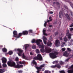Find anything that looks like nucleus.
Instances as JSON below:
<instances>
[{"label": "nucleus", "mask_w": 73, "mask_h": 73, "mask_svg": "<svg viewBox=\"0 0 73 73\" xmlns=\"http://www.w3.org/2000/svg\"><path fill=\"white\" fill-rule=\"evenodd\" d=\"M31 42L32 43H36L39 48H41L40 49V50L41 53L46 52V53H50L52 51V50L50 48H48L46 46L45 47V49H44V47H45V46L43 44V43H41V45L40 42H42V41L40 39H37L36 40H35V39H33L32 40Z\"/></svg>", "instance_id": "nucleus-1"}, {"label": "nucleus", "mask_w": 73, "mask_h": 73, "mask_svg": "<svg viewBox=\"0 0 73 73\" xmlns=\"http://www.w3.org/2000/svg\"><path fill=\"white\" fill-rule=\"evenodd\" d=\"M15 50L18 52V54L19 56H22V57L23 58L25 59V60H28V57H26L25 56L24 54V53H23V50L21 49L18 48L17 49H15Z\"/></svg>", "instance_id": "nucleus-2"}, {"label": "nucleus", "mask_w": 73, "mask_h": 73, "mask_svg": "<svg viewBox=\"0 0 73 73\" xmlns=\"http://www.w3.org/2000/svg\"><path fill=\"white\" fill-rule=\"evenodd\" d=\"M58 53L57 51H55L53 53H51L50 54V56L51 58H56L57 57V54H58Z\"/></svg>", "instance_id": "nucleus-3"}, {"label": "nucleus", "mask_w": 73, "mask_h": 73, "mask_svg": "<svg viewBox=\"0 0 73 73\" xmlns=\"http://www.w3.org/2000/svg\"><path fill=\"white\" fill-rule=\"evenodd\" d=\"M13 37H16V38H19V37H20V36H22V35H23V33H19V35H17V31H15L13 32Z\"/></svg>", "instance_id": "nucleus-4"}, {"label": "nucleus", "mask_w": 73, "mask_h": 73, "mask_svg": "<svg viewBox=\"0 0 73 73\" xmlns=\"http://www.w3.org/2000/svg\"><path fill=\"white\" fill-rule=\"evenodd\" d=\"M1 60L2 63L3 64L2 65L3 67L6 68L7 66V65L5 64V63L7 62V59L3 57L2 58Z\"/></svg>", "instance_id": "nucleus-5"}, {"label": "nucleus", "mask_w": 73, "mask_h": 73, "mask_svg": "<svg viewBox=\"0 0 73 73\" xmlns=\"http://www.w3.org/2000/svg\"><path fill=\"white\" fill-rule=\"evenodd\" d=\"M34 59L36 60L41 61V60H42V58L41 54H37V57H35L34 58Z\"/></svg>", "instance_id": "nucleus-6"}, {"label": "nucleus", "mask_w": 73, "mask_h": 73, "mask_svg": "<svg viewBox=\"0 0 73 73\" xmlns=\"http://www.w3.org/2000/svg\"><path fill=\"white\" fill-rule=\"evenodd\" d=\"M7 64L9 66H15L16 64H15V63L14 62L11 61H8L7 62Z\"/></svg>", "instance_id": "nucleus-7"}, {"label": "nucleus", "mask_w": 73, "mask_h": 73, "mask_svg": "<svg viewBox=\"0 0 73 73\" xmlns=\"http://www.w3.org/2000/svg\"><path fill=\"white\" fill-rule=\"evenodd\" d=\"M66 36H67L69 40L71 38V36L72 35L69 33V30H68L66 31Z\"/></svg>", "instance_id": "nucleus-8"}, {"label": "nucleus", "mask_w": 73, "mask_h": 73, "mask_svg": "<svg viewBox=\"0 0 73 73\" xmlns=\"http://www.w3.org/2000/svg\"><path fill=\"white\" fill-rule=\"evenodd\" d=\"M51 68H58L59 69L61 68V66L59 65V64H56L55 65H52L50 66Z\"/></svg>", "instance_id": "nucleus-9"}, {"label": "nucleus", "mask_w": 73, "mask_h": 73, "mask_svg": "<svg viewBox=\"0 0 73 73\" xmlns=\"http://www.w3.org/2000/svg\"><path fill=\"white\" fill-rule=\"evenodd\" d=\"M42 39L44 44L45 45H46V40H47V38H46L45 37V36H44L43 37Z\"/></svg>", "instance_id": "nucleus-10"}, {"label": "nucleus", "mask_w": 73, "mask_h": 73, "mask_svg": "<svg viewBox=\"0 0 73 73\" xmlns=\"http://www.w3.org/2000/svg\"><path fill=\"white\" fill-rule=\"evenodd\" d=\"M55 45L56 46L58 47L60 46V42L58 40H57L55 42Z\"/></svg>", "instance_id": "nucleus-11"}, {"label": "nucleus", "mask_w": 73, "mask_h": 73, "mask_svg": "<svg viewBox=\"0 0 73 73\" xmlns=\"http://www.w3.org/2000/svg\"><path fill=\"white\" fill-rule=\"evenodd\" d=\"M71 68L72 69V70H68V73H73V65H72L71 66Z\"/></svg>", "instance_id": "nucleus-12"}, {"label": "nucleus", "mask_w": 73, "mask_h": 73, "mask_svg": "<svg viewBox=\"0 0 73 73\" xmlns=\"http://www.w3.org/2000/svg\"><path fill=\"white\" fill-rule=\"evenodd\" d=\"M22 33V35L23 34V35H27L28 34V31H23V33Z\"/></svg>", "instance_id": "nucleus-13"}, {"label": "nucleus", "mask_w": 73, "mask_h": 73, "mask_svg": "<svg viewBox=\"0 0 73 73\" xmlns=\"http://www.w3.org/2000/svg\"><path fill=\"white\" fill-rule=\"evenodd\" d=\"M64 16H65L64 15H63L62 13V11H60L59 12V17L60 18H62V17H64Z\"/></svg>", "instance_id": "nucleus-14"}, {"label": "nucleus", "mask_w": 73, "mask_h": 73, "mask_svg": "<svg viewBox=\"0 0 73 73\" xmlns=\"http://www.w3.org/2000/svg\"><path fill=\"white\" fill-rule=\"evenodd\" d=\"M36 65L37 64V63L35 61V60H33L31 63V65L32 66H33V65Z\"/></svg>", "instance_id": "nucleus-15"}, {"label": "nucleus", "mask_w": 73, "mask_h": 73, "mask_svg": "<svg viewBox=\"0 0 73 73\" xmlns=\"http://www.w3.org/2000/svg\"><path fill=\"white\" fill-rule=\"evenodd\" d=\"M15 68H22V67H23V65H19L18 64L16 66H15Z\"/></svg>", "instance_id": "nucleus-16"}, {"label": "nucleus", "mask_w": 73, "mask_h": 73, "mask_svg": "<svg viewBox=\"0 0 73 73\" xmlns=\"http://www.w3.org/2000/svg\"><path fill=\"white\" fill-rule=\"evenodd\" d=\"M69 54L68 53H67V52L66 51L63 54V56H65L66 57H68V56H69Z\"/></svg>", "instance_id": "nucleus-17"}, {"label": "nucleus", "mask_w": 73, "mask_h": 73, "mask_svg": "<svg viewBox=\"0 0 73 73\" xmlns=\"http://www.w3.org/2000/svg\"><path fill=\"white\" fill-rule=\"evenodd\" d=\"M52 43L51 42L49 41H48L47 44V46H51V45H52Z\"/></svg>", "instance_id": "nucleus-18"}, {"label": "nucleus", "mask_w": 73, "mask_h": 73, "mask_svg": "<svg viewBox=\"0 0 73 73\" xmlns=\"http://www.w3.org/2000/svg\"><path fill=\"white\" fill-rule=\"evenodd\" d=\"M29 45L28 44H25L24 45V47L25 48V50H27L28 48V47L29 46Z\"/></svg>", "instance_id": "nucleus-19"}, {"label": "nucleus", "mask_w": 73, "mask_h": 73, "mask_svg": "<svg viewBox=\"0 0 73 73\" xmlns=\"http://www.w3.org/2000/svg\"><path fill=\"white\" fill-rule=\"evenodd\" d=\"M45 32H46V30H44V29H43V33L44 35H45V36H47V34L45 33Z\"/></svg>", "instance_id": "nucleus-20"}, {"label": "nucleus", "mask_w": 73, "mask_h": 73, "mask_svg": "<svg viewBox=\"0 0 73 73\" xmlns=\"http://www.w3.org/2000/svg\"><path fill=\"white\" fill-rule=\"evenodd\" d=\"M62 45L61 46V47H63V46H66V44H65L64 42H62Z\"/></svg>", "instance_id": "nucleus-21"}, {"label": "nucleus", "mask_w": 73, "mask_h": 73, "mask_svg": "<svg viewBox=\"0 0 73 73\" xmlns=\"http://www.w3.org/2000/svg\"><path fill=\"white\" fill-rule=\"evenodd\" d=\"M64 41H65V42H66L68 41V38H67V37L65 36L64 39Z\"/></svg>", "instance_id": "nucleus-22"}, {"label": "nucleus", "mask_w": 73, "mask_h": 73, "mask_svg": "<svg viewBox=\"0 0 73 73\" xmlns=\"http://www.w3.org/2000/svg\"><path fill=\"white\" fill-rule=\"evenodd\" d=\"M65 16L67 17L68 19L69 20H70V17H69V15H68L67 14H66Z\"/></svg>", "instance_id": "nucleus-23"}, {"label": "nucleus", "mask_w": 73, "mask_h": 73, "mask_svg": "<svg viewBox=\"0 0 73 73\" xmlns=\"http://www.w3.org/2000/svg\"><path fill=\"white\" fill-rule=\"evenodd\" d=\"M2 51H3V52H6L7 51V50L5 48H4L2 49Z\"/></svg>", "instance_id": "nucleus-24"}, {"label": "nucleus", "mask_w": 73, "mask_h": 73, "mask_svg": "<svg viewBox=\"0 0 73 73\" xmlns=\"http://www.w3.org/2000/svg\"><path fill=\"white\" fill-rule=\"evenodd\" d=\"M35 52L36 53H39L40 52V50L38 49H36L35 50Z\"/></svg>", "instance_id": "nucleus-25"}, {"label": "nucleus", "mask_w": 73, "mask_h": 73, "mask_svg": "<svg viewBox=\"0 0 73 73\" xmlns=\"http://www.w3.org/2000/svg\"><path fill=\"white\" fill-rule=\"evenodd\" d=\"M49 19L50 20L48 21H47V22H49V21H51L52 20V18L51 17H50L49 18Z\"/></svg>", "instance_id": "nucleus-26"}, {"label": "nucleus", "mask_w": 73, "mask_h": 73, "mask_svg": "<svg viewBox=\"0 0 73 73\" xmlns=\"http://www.w3.org/2000/svg\"><path fill=\"white\" fill-rule=\"evenodd\" d=\"M32 48L33 49H36V46L35 45H33L32 46Z\"/></svg>", "instance_id": "nucleus-27"}, {"label": "nucleus", "mask_w": 73, "mask_h": 73, "mask_svg": "<svg viewBox=\"0 0 73 73\" xmlns=\"http://www.w3.org/2000/svg\"><path fill=\"white\" fill-rule=\"evenodd\" d=\"M13 54V52L12 51H10L9 52V55H11L12 54Z\"/></svg>", "instance_id": "nucleus-28"}, {"label": "nucleus", "mask_w": 73, "mask_h": 73, "mask_svg": "<svg viewBox=\"0 0 73 73\" xmlns=\"http://www.w3.org/2000/svg\"><path fill=\"white\" fill-rule=\"evenodd\" d=\"M4 72V70L1 69H0V73H2Z\"/></svg>", "instance_id": "nucleus-29"}, {"label": "nucleus", "mask_w": 73, "mask_h": 73, "mask_svg": "<svg viewBox=\"0 0 73 73\" xmlns=\"http://www.w3.org/2000/svg\"><path fill=\"white\" fill-rule=\"evenodd\" d=\"M44 73H50V72L48 70H46L45 71Z\"/></svg>", "instance_id": "nucleus-30"}, {"label": "nucleus", "mask_w": 73, "mask_h": 73, "mask_svg": "<svg viewBox=\"0 0 73 73\" xmlns=\"http://www.w3.org/2000/svg\"><path fill=\"white\" fill-rule=\"evenodd\" d=\"M60 73H65V72L64 70H62L59 71Z\"/></svg>", "instance_id": "nucleus-31"}, {"label": "nucleus", "mask_w": 73, "mask_h": 73, "mask_svg": "<svg viewBox=\"0 0 73 73\" xmlns=\"http://www.w3.org/2000/svg\"><path fill=\"white\" fill-rule=\"evenodd\" d=\"M30 55L31 56H33L34 54V53L32 52H31L30 53Z\"/></svg>", "instance_id": "nucleus-32"}, {"label": "nucleus", "mask_w": 73, "mask_h": 73, "mask_svg": "<svg viewBox=\"0 0 73 73\" xmlns=\"http://www.w3.org/2000/svg\"><path fill=\"white\" fill-rule=\"evenodd\" d=\"M60 65H62L64 64V62H62V61H60Z\"/></svg>", "instance_id": "nucleus-33"}, {"label": "nucleus", "mask_w": 73, "mask_h": 73, "mask_svg": "<svg viewBox=\"0 0 73 73\" xmlns=\"http://www.w3.org/2000/svg\"><path fill=\"white\" fill-rule=\"evenodd\" d=\"M19 73H22L23 72V71L21 70H19L18 71Z\"/></svg>", "instance_id": "nucleus-34"}, {"label": "nucleus", "mask_w": 73, "mask_h": 73, "mask_svg": "<svg viewBox=\"0 0 73 73\" xmlns=\"http://www.w3.org/2000/svg\"><path fill=\"white\" fill-rule=\"evenodd\" d=\"M53 64H56L57 63V62L56 61H54L52 62Z\"/></svg>", "instance_id": "nucleus-35"}, {"label": "nucleus", "mask_w": 73, "mask_h": 73, "mask_svg": "<svg viewBox=\"0 0 73 73\" xmlns=\"http://www.w3.org/2000/svg\"><path fill=\"white\" fill-rule=\"evenodd\" d=\"M61 49L62 51H64L65 50V49H65V48H62Z\"/></svg>", "instance_id": "nucleus-36"}, {"label": "nucleus", "mask_w": 73, "mask_h": 73, "mask_svg": "<svg viewBox=\"0 0 73 73\" xmlns=\"http://www.w3.org/2000/svg\"><path fill=\"white\" fill-rule=\"evenodd\" d=\"M15 60L16 61H19V58L18 57H17L15 58Z\"/></svg>", "instance_id": "nucleus-37"}, {"label": "nucleus", "mask_w": 73, "mask_h": 73, "mask_svg": "<svg viewBox=\"0 0 73 73\" xmlns=\"http://www.w3.org/2000/svg\"><path fill=\"white\" fill-rule=\"evenodd\" d=\"M45 23L44 24V27H46V23H47V22H45Z\"/></svg>", "instance_id": "nucleus-38"}, {"label": "nucleus", "mask_w": 73, "mask_h": 73, "mask_svg": "<svg viewBox=\"0 0 73 73\" xmlns=\"http://www.w3.org/2000/svg\"><path fill=\"white\" fill-rule=\"evenodd\" d=\"M68 60H69V59H66V60H65V62H68Z\"/></svg>", "instance_id": "nucleus-39"}, {"label": "nucleus", "mask_w": 73, "mask_h": 73, "mask_svg": "<svg viewBox=\"0 0 73 73\" xmlns=\"http://www.w3.org/2000/svg\"><path fill=\"white\" fill-rule=\"evenodd\" d=\"M67 50L68 51H71V50L69 48H67Z\"/></svg>", "instance_id": "nucleus-40"}, {"label": "nucleus", "mask_w": 73, "mask_h": 73, "mask_svg": "<svg viewBox=\"0 0 73 73\" xmlns=\"http://www.w3.org/2000/svg\"><path fill=\"white\" fill-rule=\"evenodd\" d=\"M29 31L30 33H32V30H30Z\"/></svg>", "instance_id": "nucleus-41"}, {"label": "nucleus", "mask_w": 73, "mask_h": 73, "mask_svg": "<svg viewBox=\"0 0 73 73\" xmlns=\"http://www.w3.org/2000/svg\"><path fill=\"white\" fill-rule=\"evenodd\" d=\"M70 15H71V16H73V14H72V12H70Z\"/></svg>", "instance_id": "nucleus-42"}, {"label": "nucleus", "mask_w": 73, "mask_h": 73, "mask_svg": "<svg viewBox=\"0 0 73 73\" xmlns=\"http://www.w3.org/2000/svg\"><path fill=\"white\" fill-rule=\"evenodd\" d=\"M49 13H50V14H52V13H53V12L52 11H50Z\"/></svg>", "instance_id": "nucleus-43"}, {"label": "nucleus", "mask_w": 73, "mask_h": 73, "mask_svg": "<svg viewBox=\"0 0 73 73\" xmlns=\"http://www.w3.org/2000/svg\"><path fill=\"white\" fill-rule=\"evenodd\" d=\"M73 24H72L71 25H70V27H73Z\"/></svg>", "instance_id": "nucleus-44"}, {"label": "nucleus", "mask_w": 73, "mask_h": 73, "mask_svg": "<svg viewBox=\"0 0 73 73\" xmlns=\"http://www.w3.org/2000/svg\"><path fill=\"white\" fill-rule=\"evenodd\" d=\"M57 34H58L57 33H55V35H56H56H57Z\"/></svg>", "instance_id": "nucleus-45"}, {"label": "nucleus", "mask_w": 73, "mask_h": 73, "mask_svg": "<svg viewBox=\"0 0 73 73\" xmlns=\"http://www.w3.org/2000/svg\"><path fill=\"white\" fill-rule=\"evenodd\" d=\"M19 64H22V62H19Z\"/></svg>", "instance_id": "nucleus-46"}, {"label": "nucleus", "mask_w": 73, "mask_h": 73, "mask_svg": "<svg viewBox=\"0 0 73 73\" xmlns=\"http://www.w3.org/2000/svg\"><path fill=\"white\" fill-rule=\"evenodd\" d=\"M49 27H50V28L52 27V25H49Z\"/></svg>", "instance_id": "nucleus-47"}, {"label": "nucleus", "mask_w": 73, "mask_h": 73, "mask_svg": "<svg viewBox=\"0 0 73 73\" xmlns=\"http://www.w3.org/2000/svg\"><path fill=\"white\" fill-rule=\"evenodd\" d=\"M60 40H62V38H60Z\"/></svg>", "instance_id": "nucleus-48"}, {"label": "nucleus", "mask_w": 73, "mask_h": 73, "mask_svg": "<svg viewBox=\"0 0 73 73\" xmlns=\"http://www.w3.org/2000/svg\"><path fill=\"white\" fill-rule=\"evenodd\" d=\"M1 68V64L0 63V68Z\"/></svg>", "instance_id": "nucleus-49"}, {"label": "nucleus", "mask_w": 73, "mask_h": 73, "mask_svg": "<svg viewBox=\"0 0 73 73\" xmlns=\"http://www.w3.org/2000/svg\"><path fill=\"white\" fill-rule=\"evenodd\" d=\"M44 70H45V69H44V68H43L42 69V71H44Z\"/></svg>", "instance_id": "nucleus-50"}, {"label": "nucleus", "mask_w": 73, "mask_h": 73, "mask_svg": "<svg viewBox=\"0 0 73 73\" xmlns=\"http://www.w3.org/2000/svg\"><path fill=\"white\" fill-rule=\"evenodd\" d=\"M61 37H62V36H63V35L62 34H61Z\"/></svg>", "instance_id": "nucleus-51"}, {"label": "nucleus", "mask_w": 73, "mask_h": 73, "mask_svg": "<svg viewBox=\"0 0 73 73\" xmlns=\"http://www.w3.org/2000/svg\"><path fill=\"white\" fill-rule=\"evenodd\" d=\"M71 42H73V40L72 39V40H71Z\"/></svg>", "instance_id": "nucleus-52"}, {"label": "nucleus", "mask_w": 73, "mask_h": 73, "mask_svg": "<svg viewBox=\"0 0 73 73\" xmlns=\"http://www.w3.org/2000/svg\"><path fill=\"white\" fill-rule=\"evenodd\" d=\"M56 4H59V3H58V2H57Z\"/></svg>", "instance_id": "nucleus-53"}, {"label": "nucleus", "mask_w": 73, "mask_h": 73, "mask_svg": "<svg viewBox=\"0 0 73 73\" xmlns=\"http://www.w3.org/2000/svg\"><path fill=\"white\" fill-rule=\"evenodd\" d=\"M54 71H53V70H52V73H53V72H54Z\"/></svg>", "instance_id": "nucleus-54"}, {"label": "nucleus", "mask_w": 73, "mask_h": 73, "mask_svg": "<svg viewBox=\"0 0 73 73\" xmlns=\"http://www.w3.org/2000/svg\"><path fill=\"white\" fill-rule=\"evenodd\" d=\"M66 9H68V8H67V7H66Z\"/></svg>", "instance_id": "nucleus-55"}, {"label": "nucleus", "mask_w": 73, "mask_h": 73, "mask_svg": "<svg viewBox=\"0 0 73 73\" xmlns=\"http://www.w3.org/2000/svg\"><path fill=\"white\" fill-rule=\"evenodd\" d=\"M17 40V39H15V40Z\"/></svg>", "instance_id": "nucleus-56"}, {"label": "nucleus", "mask_w": 73, "mask_h": 73, "mask_svg": "<svg viewBox=\"0 0 73 73\" xmlns=\"http://www.w3.org/2000/svg\"><path fill=\"white\" fill-rule=\"evenodd\" d=\"M54 0V1H56V0Z\"/></svg>", "instance_id": "nucleus-57"}]
</instances>
